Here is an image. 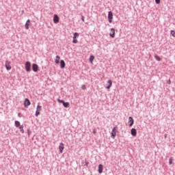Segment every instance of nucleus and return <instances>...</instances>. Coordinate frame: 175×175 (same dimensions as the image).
I'll list each match as a JSON object with an SVG mask.
<instances>
[{
    "mask_svg": "<svg viewBox=\"0 0 175 175\" xmlns=\"http://www.w3.org/2000/svg\"><path fill=\"white\" fill-rule=\"evenodd\" d=\"M5 68L7 70H10L12 69V66H10V62L9 60L5 61Z\"/></svg>",
    "mask_w": 175,
    "mask_h": 175,
    "instance_id": "4",
    "label": "nucleus"
},
{
    "mask_svg": "<svg viewBox=\"0 0 175 175\" xmlns=\"http://www.w3.org/2000/svg\"><path fill=\"white\" fill-rule=\"evenodd\" d=\"M32 69H33V72H37L39 69V66H38V64H33Z\"/></svg>",
    "mask_w": 175,
    "mask_h": 175,
    "instance_id": "10",
    "label": "nucleus"
},
{
    "mask_svg": "<svg viewBox=\"0 0 175 175\" xmlns=\"http://www.w3.org/2000/svg\"><path fill=\"white\" fill-rule=\"evenodd\" d=\"M57 102H59V103H63V105L65 103V101H64L63 100H59V99L57 100Z\"/></svg>",
    "mask_w": 175,
    "mask_h": 175,
    "instance_id": "26",
    "label": "nucleus"
},
{
    "mask_svg": "<svg viewBox=\"0 0 175 175\" xmlns=\"http://www.w3.org/2000/svg\"><path fill=\"white\" fill-rule=\"evenodd\" d=\"M107 84V90H110V88H111V86L113 85V81H111V80H108Z\"/></svg>",
    "mask_w": 175,
    "mask_h": 175,
    "instance_id": "11",
    "label": "nucleus"
},
{
    "mask_svg": "<svg viewBox=\"0 0 175 175\" xmlns=\"http://www.w3.org/2000/svg\"><path fill=\"white\" fill-rule=\"evenodd\" d=\"M111 137L113 139H115L116 138V136H117V127H114L113 129H112V132L111 133Z\"/></svg>",
    "mask_w": 175,
    "mask_h": 175,
    "instance_id": "1",
    "label": "nucleus"
},
{
    "mask_svg": "<svg viewBox=\"0 0 175 175\" xmlns=\"http://www.w3.org/2000/svg\"><path fill=\"white\" fill-rule=\"evenodd\" d=\"M82 21H83V23H84L85 21V20H84V16H82Z\"/></svg>",
    "mask_w": 175,
    "mask_h": 175,
    "instance_id": "30",
    "label": "nucleus"
},
{
    "mask_svg": "<svg viewBox=\"0 0 175 175\" xmlns=\"http://www.w3.org/2000/svg\"><path fill=\"white\" fill-rule=\"evenodd\" d=\"M73 43H77V38H75L73 37V40H72Z\"/></svg>",
    "mask_w": 175,
    "mask_h": 175,
    "instance_id": "28",
    "label": "nucleus"
},
{
    "mask_svg": "<svg viewBox=\"0 0 175 175\" xmlns=\"http://www.w3.org/2000/svg\"><path fill=\"white\" fill-rule=\"evenodd\" d=\"M171 35H172L174 38H175V31H174V30H172V31H171Z\"/></svg>",
    "mask_w": 175,
    "mask_h": 175,
    "instance_id": "25",
    "label": "nucleus"
},
{
    "mask_svg": "<svg viewBox=\"0 0 175 175\" xmlns=\"http://www.w3.org/2000/svg\"><path fill=\"white\" fill-rule=\"evenodd\" d=\"M131 133L132 136L136 137V135H137V131L135 130V129H132L131 131Z\"/></svg>",
    "mask_w": 175,
    "mask_h": 175,
    "instance_id": "14",
    "label": "nucleus"
},
{
    "mask_svg": "<svg viewBox=\"0 0 175 175\" xmlns=\"http://www.w3.org/2000/svg\"><path fill=\"white\" fill-rule=\"evenodd\" d=\"M108 21L110 23L113 21V12H111V11H109L108 13Z\"/></svg>",
    "mask_w": 175,
    "mask_h": 175,
    "instance_id": "3",
    "label": "nucleus"
},
{
    "mask_svg": "<svg viewBox=\"0 0 175 175\" xmlns=\"http://www.w3.org/2000/svg\"><path fill=\"white\" fill-rule=\"evenodd\" d=\"M15 126H16V128L21 126V125L20 124V122L16 120L15 121Z\"/></svg>",
    "mask_w": 175,
    "mask_h": 175,
    "instance_id": "19",
    "label": "nucleus"
},
{
    "mask_svg": "<svg viewBox=\"0 0 175 175\" xmlns=\"http://www.w3.org/2000/svg\"><path fill=\"white\" fill-rule=\"evenodd\" d=\"M94 59H95V57H94V55H90V61L91 64H93Z\"/></svg>",
    "mask_w": 175,
    "mask_h": 175,
    "instance_id": "18",
    "label": "nucleus"
},
{
    "mask_svg": "<svg viewBox=\"0 0 175 175\" xmlns=\"http://www.w3.org/2000/svg\"><path fill=\"white\" fill-rule=\"evenodd\" d=\"M63 106L66 108L69 107V103H63Z\"/></svg>",
    "mask_w": 175,
    "mask_h": 175,
    "instance_id": "21",
    "label": "nucleus"
},
{
    "mask_svg": "<svg viewBox=\"0 0 175 175\" xmlns=\"http://www.w3.org/2000/svg\"><path fill=\"white\" fill-rule=\"evenodd\" d=\"M25 69L27 72H31V62H27L25 63Z\"/></svg>",
    "mask_w": 175,
    "mask_h": 175,
    "instance_id": "5",
    "label": "nucleus"
},
{
    "mask_svg": "<svg viewBox=\"0 0 175 175\" xmlns=\"http://www.w3.org/2000/svg\"><path fill=\"white\" fill-rule=\"evenodd\" d=\"M93 133L95 135V133H96V131L94 130Z\"/></svg>",
    "mask_w": 175,
    "mask_h": 175,
    "instance_id": "31",
    "label": "nucleus"
},
{
    "mask_svg": "<svg viewBox=\"0 0 175 175\" xmlns=\"http://www.w3.org/2000/svg\"><path fill=\"white\" fill-rule=\"evenodd\" d=\"M155 3L157 5H159V3H161V0H155Z\"/></svg>",
    "mask_w": 175,
    "mask_h": 175,
    "instance_id": "27",
    "label": "nucleus"
},
{
    "mask_svg": "<svg viewBox=\"0 0 175 175\" xmlns=\"http://www.w3.org/2000/svg\"><path fill=\"white\" fill-rule=\"evenodd\" d=\"M19 129H20V132H21V133H24V126L21 125L19 126Z\"/></svg>",
    "mask_w": 175,
    "mask_h": 175,
    "instance_id": "20",
    "label": "nucleus"
},
{
    "mask_svg": "<svg viewBox=\"0 0 175 175\" xmlns=\"http://www.w3.org/2000/svg\"><path fill=\"white\" fill-rule=\"evenodd\" d=\"M154 58H155V59H157V61H161V57H159V56H158V55H155L154 56Z\"/></svg>",
    "mask_w": 175,
    "mask_h": 175,
    "instance_id": "23",
    "label": "nucleus"
},
{
    "mask_svg": "<svg viewBox=\"0 0 175 175\" xmlns=\"http://www.w3.org/2000/svg\"><path fill=\"white\" fill-rule=\"evenodd\" d=\"M133 123H134L133 118H132V117L130 116V117L129 118V126H133Z\"/></svg>",
    "mask_w": 175,
    "mask_h": 175,
    "instance_id": "13",
    "label": "nucleus"
},
{
    "mask_svg": "<svg viewBox=\"0 0 175 175\" xmlns=\"http://www.w3.org/2000/svg\"><path fill=\"white\" fill-rule=\"evenodd\" d=\"M173 163V158L170 157L169 159V164L172 165Z\"/></svg>",
    "mask_w": 175,
    "mask_h": 175,
    "instance_id": "24",
    "label": "nucleus"
},
{
    "mask_svg": "<svg viewBox=\"0 0 175 175\" xmlns=\"http://www.w3.org/2000/svg\"><path fill=\"white\" fill-rule=\"evenodd\" d=\"M40 111H42V106L38 105L36 107V116L38 117L40 114Z\"/></svg>",
    "mask_w": 175,
    "mask_h": 175,
    "instance_id": "2",
    "label": "nucleus"
},
{
    "mask_svg": "<svg viewBox=\"0 0 175 175\" xmlns=\"http://www.w3.org/2000/svg\"><path fill=\"white\" fill-rule=\"evenodd\" d=\"M168 83H170V80L168 81Z\"/></svg>",
    "mask_w": 175,
    "mask_h": 175,
    "instance_id": "33",
    "label": "nucleus"
},
{
    "mask_svg": "<svg viewBox=\"0 0 175 175\" xmlns=\"http://www.w3.org/2000/svg\"><path fill=\"white\" fill-rule=\"evenodd\" d=\"M109 36H110L111 38H115V36H116V29H114V28L111 29Z\"/></svg>",
    "mask_w": 175,
    "mask_h": 175,
    "instance_id": "7",
    "label": "nucleus"
},
{
    "mask_svg": "<svg viewBox=\"0 0 175 175\" xmlns=\"http://www.w3.org/2000/svg\"><path fill=\"white\" fill-rule=\"evenodd\" d=\"M53 23L55 24H58V23H59V16H58V15H57V14L54 15Z\"/></svg>",
    "mask_w": 175,
    "mask_h": 175,
    "instance_id": "6",
    "label": "nucleus"
},
{
    "mask_svg": "<svg viewBox=\"0 0 175 175\" xmlns=\"http://www.w3.org/2000/svg\"><path fill=\"white\" fill-rule=\"evenodd\" d=\"M31 105V101H29V99L26 98L25 100L24 106L25 107H28Z\"/></svg>",
    "mask_w": 175,
    "mask_h": 175,
    "instance_id": "9",
    "label": "nucleus"
},
{
    "mask_svg": "<svg viewBox=\"0 0 175 175\" xmlns=\"http://www.w3.org/2000/svg\"><path fill=\"white\" fill-rule=\"evenodd\" d=\"M168 83H170V80L168 81Z\"/></svg>",
    "mask_w": 175,
    "mask_h": 175,
    "instance_id": "32",
    "label": "nucleus"
},
{
    "mask_svg": "<svg viewBox=\"0 0 175 175\" xmlns=\"http://www.w3.org/2000/svg\"><path fill=\"white\" fill-rule=\"evenodd\" d=\"M60 66L62 69H64V68H65V61L64 60L60 61Z\"/></svg>",
    "mask_w": 175,
    "mask_h": 175,
    "instance_id": "17",
    "label": "nucleus"
},
{
    "mask_svg": "<svg viewBox=\"0 0 175 175\" xmlns=\"http://www.w3.org/2000/svg\"><path fill=\"white\" fill-rule=\"evenodd\" d=\"M61 59V57L57 55L55 59V64H59V60Z\"/></svg>",
    "mask_w": 175,
    "mask_h": 175,
    "instance_id": "16",
    "label": "nucleus"
},
{
    "mask_svg": "<svg viewBox=\"0 0 175 175\" xmlns=\"http://www.w3.org/2000/svg\"><path fill=\"white\" fill-rule=\"evenodd\" d=\"M73 38L75 39H77V38H79V33H75Z\"/></svg>",
    "mask_w": 175,
    "mask_h": 175,
    "instance_id": "22",
    "label": "nucleus"
},
{
    "mask_svg": "<svg viewBox=\"0 0 175 175\" xmlns=\"http://www.w3.org/2000/svg\"><path fill=\"white\" fill-rule=\"evenodd\" d=\"M29 25H31V20L28 19L25 25L26 29H29Z\"/></svg>",
    "mask_w": 175,
    "mask_h": 175,
    "instance_id": "12",
    "label": "nucleus"
},
{
    "mask_svg": "<svg viewBox=\"0 0 175 175\" xmlns=\"http://www.w3.org/2000/svg\"><path fill=\"white\" fill-rule=\"evenodd\" d=\"M64 148H65L64 144L61 143L59 146V150L60 154H62L64 152Z\"/></svg>",
    "mask_w": 175,
    "mask_h": 175,
    "instance_id": "8",
    "label": "nucleus"
},
{
    "mask_svg": "<svg viewBox=\"0 0 175 175\" xmlns=\"http://www.w3.org/2000/svg\"><path fill=\"white\" fill-rule=\"evenodd\" d=\"M86 87H85V85H82V90H85Z\"/></svg>",
    "mask_w": 175,
    "mask_h": 175,
    "instance_id": "29",
    "label": "nucleus"
},
{
    "mask_svg": "<svg viewBox=\"0 0 175 175\" xmlns=\"http://www.w3.org/2000/svg\"><path fill=\"white\" fill-rule=\"evenodd\" d=\"M103 172V165L102 164H100L98 165V173L102 174Z\"/></svg>",
    "mask_w": 175,
    "mask_h": 175,
    "instance_id": "15",
    "label": "nucleus"
}]
</instances>
